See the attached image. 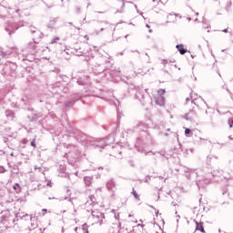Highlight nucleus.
Segmentation results:
<instances>
[{
  "mask_svg": "<svg viewBox=\"0 0 233 233\" xmlns=\"http://www.w3.org/2000/svg\"><path fill=\"white\" fill-rule=\"evenodd\" d=\"M84 181H85L86 187H90V185H92V177H85Z\"/></svg>",
  "mask_w": 233,
  "mask_h": 233,
  "instance_id": "nucleus-7",
  "label": "nucleus"
},
{
  "mask_svg": "<svg viewBox=\"0 0 233 233\" xmlns=\"http://www.w3.org/2000/svg\"><path fill=\"white\" fill-rule=\"evenodd\" d=\"M75 232H77V228H75Z\"/></svg>",
  "mask_w": 233,
  "mask_h": 233,
  "instance_id": "nucleus-22",
  "label": "nucleus"
},
{
  "mask_svg": "<svg viewBox=\"0 0 233 233\" xmlns=\"http://www.w3.org/2000/svg\"><path fill=\"white\" fill-rule=\"evenodd\" d=\"M15 190V187H14Z\"/></svg>",
  "mask_w": 233,
  "mask_h": 233,
  "instance_id": "nucleus-26",
  "label": "nucleus"
},
{
  "mask_svg": "<svg viewBox=\"0 0 233 233\" xmlns=\"http://www.w3.org/2000/svg\"><path fill=\"white\" fill-rule=\"evenodd\" d=\"M177 21V16L173 14L167 15V23H176Z\"/></svg>",
  "mask_w": 233,
  "mask_h": 233,
  "instance_id": "nucleus-6",
  "label": "nucleus"
},
{
  "mask_svg": "<svg viewBox=\"0 0 233 233\" xmlns=\"http://www.w3.org/2000/svg\"><path fill=\"white\" fill-rule=\"evenodd\" d=\"M89 200L91 203H96V197H94V195L89 196Z\"/></svg>",
  "mask_w": 233,
  "mask_h": 233,
  "instance_id": "nucleus-11",
  "label": "nucleus"
},
{
  "mask_svg": "<svg viewBox=\"0 0 233 233\" xmlns=\"http://www.w3.org/2000/svg\"><path fill=\"white\" fill-rule=\"evenodd\" d=\"M10 156H14V152H12V153L10 154Z\"/></svg>",
  "mask_w": 233,
  "mask_h": 233,
  "instance_id": "nucleus-23",
  "label": "nucleus"
},
{
  "mask_svg": "<svg viewBox=\"0 0 233 233\" xmlns=\"http://www.w3.org/2000/svg\"><path fill=\"white\" fill-rule=\"evenodd\" d=\"M165 89H159L154 96L155 102L158 106H165Z\"/></svg>",
  "mask_w": 233,
  "mask_h": 233,
  "instance_id": "nucleus-2",
  "label": "nucleus"
},
{
  "mask_svg": "<svg viewBox=\"0 0 233 233\" xmlns=\"http://www.w3.org/2000/svg\"><path fill=\"white\" fill-rule=\"evenodd\" d=\"M192 105H196V103L192 102Z\"/></svg>",
  "mask_w": 233,
  "mask_h": 233,
  "instance_id": "nucleus-24",
  "label": "nucleus"
},
{
  "mask_svg": "<svg viewBox=\"0 0 233 233\" xmlns=\"http://www.w3.org/2000/svg\"><path fill=\"white\" fill-rule=\"evenodd\" d=\"M82 230H83L84 233H88V225L84 224L82 226Z\"/></svg>",
  "mask_w": 233,
  "mask_h": 233,
  "instance_id": "nucleus-9",
  "label": "nucleus"
},
{
  "mask_svg": "<svg viewBox=\"0 0 233 233\" xmlns=\"http://www.w3.org/2000/svg\"><path fill=\"white\" fill-rule=\"evenodd\" d=\"M31 146H32V147H35V141H32V142H31Z\"/></svg>",
  "mask_w": 233,
  "mask_h": 233,
  "instance_id": "nucleus-18",
  "label": "nucleus"
},
{
  "mask_svg": "<svg viewBox=\"0 0 233 233\" xmlns=\"http://www.w3.org/2000/svg\"><path fill=\"white\" fill-rule=\"evenodd\" d=\"M35 170H41V167H37V166H35Z\"/></svg>",
  "mask_w": 233,
  "mask_h": 233,
  "instance_id": "nucleus-20",
  "label": "nucleus"
},
{
  "mask_svg": "<svg viewBox=\"0 0 233 233\" xmlns=\"http://www.w3.org/2000/svg\"><path fill=\"white\" fill-rule=\"evenodd\" d=\"M92 219L95 225L101 226L105 223V214L97 210L92 211Z\"/></svg>",
  "mask_w": 233,
  "mask_h": 233,
  "instance_id": "nucleus-1",
  "label": "nucleus"
},
{
  "mask_svg": "<svg viewBox=\"0 0 233 233\" xmlns=\"http://www.w3.org/2000/svg\"><path fill=\"white\" fill-rule=\"evenodd\" d=\"M144 150H145V147H137V151L138 152H143Z\"/></svg>",
  "mask_w": 233,
  "mask_h": 233,
  "instance_id": "nucleus-15",
  "label": "nucleus"
},
{
  "mask_svg": "<svg viewBox=\"0 0 233 233\" xmlns=\"http://www.w3.org/2000/svg\"><path fill=\"white\" fill-rule=\"evenodd\" d=\"M131 194L134 196L135 199H137V201H139V196L137 195V192L136 191V189L133 188Z\"/></svg>",
  "mask_w": 233,
  "mask_h": 233,
  "instance_id": "nucleus-8",
  "label": "nucleus"
},
{
  "mask_svg": "<svg viewBox=\"0 0 233 233\" xmlns=\"http://www.w3.org/2000/svg\"><path fill=\"white\" fill-rule=\"evenodd\" d=\"M106 189L109 192H112L114 194V192H116V182H114V179H110L106 182Z\"/></svg>",
  "mask_w": 233,
  "mask_h": 233,
  "instance_id": "nucleus-3",
  "label": "nucleus"
},
{
  "mask_svg": "<svg viewBox=\"0 0 233 233\" xmlns=\"http://www.w3.org/2000/svg\"><path fill=\"white\" fill-rule=\"evenodd\" d=\"M3 155H5V151L0 150V156H3Z\"/></svg>",
  "mask_w": 233,
  "mask_h": 233,
  "instance_id": "nucleus-19",
  "label": "nucleus"
},
{
  "mask_svg": "<svg viewBox=\"0 0 233 233\" xmlns=\"http://www.w3.org/2000/svg\"><path fill=\"white\" fill-rule=\"evenodd\" d=\"M194 221L196 223V230L205 233V228H203V222H198L196 220H194Z\"/></svg>",
  "mask_w": 233,
  "mask_h": 233,
  "instance_id": "nucleus-4",
  "label": "nucleus"
},
{
  "mask_svg": "<svg viewBox=\"0 0 233 233\" xmlns=\"http://www.w3.org/2000/svg\"><path fill=\"white\" fill-rule=\"evenodd\" d=\"M57 41H59V37L58 36H56V37H55V38H53L51 40V45H54V44L57 43Z\"/></svg>",
  "mask_w": 233,
  "mask_h": 233,
  "instance_id": "nucleus-10",
  "label": "nucleus"
},
{
  "mask_svg": "<svg viewBox=\"0 0 233 233\" xmlns=\"http://www.w3.org/2000/svg\"><path fill=\"white\" fill-rule=\"evenodd\" d=\"M47 187H52V184L50 182H47Z\"/></svg>",
  "mask_w": 233,
  "mask_h": 233,
  "instance_id": "nucleus-21",
  "label": "nucleus"
},
{
  "mask_svg": "<svg viewBox=\"0 0 233 233\" xmlns=\"http://www.w3.org/2000/svg\"><path fill=\"white\" fill-rule=\"evenodd\" d=\"M192 112H195L194 109H192Z\"/></svg>",
  "mask_w": 233,
  "mask_h": 233,
  "instance_id": "nucleus-25",
  "label": "nucleus"
},
{
  "mask_svg": "<svg viewBox=\"0 0 233 233\" xmlns=\"http://www.w3.org/2000/svg\"><path fill=\"white\" fill-rule=\"evenodd\" d=\"M222 32H224V34H228V28L223 29Z\"/></svg>",
  "mask_w": 233,
  "mask_h": 233,
  "instance_id": "nucleus-16",
  "label": "nucleus"
},
{
  "mask_svg": "<svg viewBox=\"0 0 233 233\" xmlns=\"http://www.w3.org/2000/svg\"><path fill=\"white\" fill-rule=\"evenodd\" d=\"M228 125H229V127L232 128V125H233V118H230L229 121H228Z\"/></svg>",
  "mask_w": 233,
  "mask_h": 233,
  "instance_id": "nucleus-14",
  "label": "nucleus"
},
{
  "mask_svg": "<svg viewBox=\"0 0 233 233\" xmlns=\"http://www.w3.org/2000/svg\"><path fill=\"white\" fill-rule=\"evenodd\" d=\"M176 48L178 50V52H179V54H181V56H185V54H187V49L185 48V46L177 45Z\"/></svg>",
  "mask_w": 233,
  "mask_h": 233,
  "instance_id": "nucleus-5",
  "label": "nucleus"
},
{
  "mask_svg": "<svg viewBox=\"0 0 233 233\" xmlns=\"http://www.w3.org/2000/svg\"><path fill=\"white\" fill-rule=\"evenodd\" d=\"M42 212H44V213H43V216H45V214H46V212H47V209H46V208H44V209H42Z\"/></svg>",
  "mask_w": 233,
  "mask_h": 233,
  "instance_id": "nucleus-17",
  "label": "nucleus"
},
{
  "mask_svg": "<svg viewBox=\"0 0 233 233\" xmlns=\"http://www.w3.org/2000/svg\"><path fill=\"white\" fill-rule=\"evenodd\" d=\"M188 134H190V129L189 128H186L185 129V136L188 137Z\"/></svg>",
  "mask_w": 233,
  "mask_h": 233,
  "instance_id": "nucleus-13",
  "label": "nucleus"
},
{
  "mask_svg": "<svg viewBox=\"0 0 233 233\" xmlns=\"http://www.w3.org/2000/svg\"><path fill=\"white\" fill-rule=\"evenodd\" d=\"M5 172H6V170L5 169V167L0 166V174H5Z\"/></svg>",
  "mask_w": 233,
  "mask_h": 233,
  "instance_id": "nucleus-12",
  "label": "nucleus"
}]
</instances>
